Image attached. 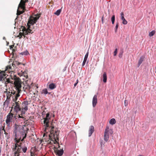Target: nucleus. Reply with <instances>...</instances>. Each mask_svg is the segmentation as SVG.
<instances>
[{
    "instance_id": "1",
    "label": "nucleus",
    "mask_w": 156,
    "mask_h": 156,
    "mask_svg": "<svg viewBox=\"0 0 156 156\" xmlns=\"http://www.w3.org/2000/svg\"><path fill=\"white\" fill-rule=\"evenodd\" d=\"M49 113H47L46 114V117L44 118L43 123L44 126L45 127L44 131L46 132H50L49 135V140L47 142L48 143H51V141L54 144H58V148L60 147L58 144L59 138L58 135L59 131L57 128H55V122H50L51 117H50Z\"/></svg>"
},
{
    "instance_id": "2",
    "label": "nucleus",
    "mask_w": 156,
    "mask_h": 156,
    "mask_svg": "<svg viewBox=\"0 0 156 156\" xmlns=\"http://www.w3.org/2000/svg\"><path fill=\"white\" fill-rule=\"evenodd\" d=\"M24 127L21 126H16L14 130L15 142L14 145H13L12 150L15 151V154L18 152H21V143L19 144L20 141H23L27 136V132L24 129Z\"/></svg>"
},
{
    "instance_id": "3",
    "label": "nucleus",
    "mask_w": 156,
    "mask_h": 156,
    "mask_svg": "<svg viewBox=\"0 0 156 156\" xmlns=\"http://www.w3.org/2000/svg\"><path fill=\"white\" fill-rule=\"evenodd\" d=\"M35 17H34L31 16L30 17L29 20H28L27 23V28H26L25 27H22L21 29H22L23 31V33L20 32L19 33V34L18 37H19L20 38H22L23 36L25 37V35L32 34L34 32V30H32L30 29V24L33 25L34 23H35L37 20L40 16V14H37L35 15Z\"/></svg>"
},
{
    "instance_id": "4",
    "label": "nucleus",
    "mask_w": 156,
    "mask_h": 156,
    "mask_svg": "<svg viewBox=\"0 0 156 156\" xmlns=\"http://www.w3.org/2000/svg\"><path fill=\"white\" fill-rule=\"evenodd\" d=\"M14 78V88L16 89V92L20 93L21 91L22 82L19 77L15 76Z\"/></svg>"
},
{
    "instance_id": "5",
    "label": "nucleus",
    "mask_w": 156,
    "mask_h": 156,
    "mask_svg": "<svg viewBox=\"0 0 156 156\" xmlns=\"http://www.w3.org/2000/svg\"><path fill=\"white\" fill-rule=\"evenodd\" d=\"M16 91L14 90H13L11 92L8 91L7 92V98H10L11 97L14 95V97H12V101L13 102V103H15L16 102H17V100L18 98L20 96L19 94L20 93L16 92Z\"/></svg>"
},
{
    "instance_id": "6",
    "label": "nucleus",
    "mask_w": 156,
    "mask_h": 156,
    "mask_svg": "<svg viewBox=\"0 0 156 156\" xmlns=\"http://www.w3.org/2000/svg\"><path fill=\"white\" fill-rule=\"evenodd\" d=\"M16 91L14 90H13L11 92L8 91L7 92V98H10L11 97L14 95V97H12V101L13 102V103H15L16 102H17V100L18 98L20 96L19 94L20 93L16 92Z\"/></svg>"
},
{
    "instance_id": "7",
    "label": "nucleus",
    "mask_w": 156,
    "mask_h": 156,
    "mask_svg": "<svg viewBox=\"0 0 156 156\" xmlns=\"http://www.w3.org/2000/svg\"><path fill=\"white\" fill-rule=\"evenodd\" d=\"M25 5H24V3L22 2V1L20 2L19 5L18 9L17 10L16 14L20 15L24 12L25 9Z\"/></svg>"
},
{
    "instance_id": "8",
    "label": "nucleus",
    "mask_w": 156,
    "mask_h": 156,
    "mask_svg": "<svg viewBox=\"0 0 156 156\" xmlns=\"http://www.w3.org/2000/svg\"><path fill=\"white\" fill-rule=\"evenodd\" d=\"M109 133L112 134L113 133V131L112 129H110L109 126H107L105 129L104 135V140L106 142L108 141L109 138Z\"/></svg>"
},
{
    "instance_id": "9",
    "label": "nucleus",
    "mask_w": 156,
    "mask_h": 156,
    "mask_svg": "<svg viewBox=\"0 0 156 156\" xmlns=\"http://www.w3.org/2000/svg\"><path fill=\"white\" fill-rule=\"evenodd\" d=\"M21 102L20 101H17L15 103H13L12 105V108H13L14 111L17 112L21 110Z\"/></svg>"
},
{
    "instance_id": "10",
    "label": "nucleus",
    "mask_w": 156,
    "mask_h": 156,
    "mask_svg": "<svg viewBox=\"0 0 156 156\" xmlns=\"http://www.w3.org/2000/svg\"><path fill=\"white\" fill-rule=\"evenodd\" d=\"M28 102L27 101H24L21 105V109H22V112L23 114H25V111L28 110L27 105Z\"/></svg>"
},
{
    "instance_id": "11",
    "label": "nucleus",
    "mask_w": 156,
    "mask_h": 156,
    "mask_svg": "<svg viewBox=\"0 0 156 156\" xmlns=\"http://www.w3.org/2000/svg\"><path fill=\"white\" fill-rule=\"evenodd\" d=\"M11 111H10V112L7 115V119L6 120V124L8 125H9L10 124V122L12 121V120L13 116V114L12 113H11Z\"/></svg>"
},
{
    "instance_id": "12",
    "label": "nucleus",
    "mask_w": 156,
    "mask_h": 156,
    "mask_svg": "<svg viewBox=\"0 0 156 156\" xmlns=\"http://www.w3.org/2000/svg\"><path fill=\"white\" fill-rule=\"evenodd\" d=\"M97 103V96L95 95L93 98L92 100V105L93 107H94L96 105Z\"/></svg>"
},
{
    "instance_id": "13",
    "label": "nucleus",
    "mask_w": 156,
    "mask_h": 156,
    "mask_svg": "<svg viewBox=\"0 0 156 156\" xmlns=\"http://www.w3.org/2000/svg\"><path fill=\"white\" fill-rule=\"evenodd\" d=\"M55 153L58 155V156H61L63 153V150H59L57 149L55 150Z\"/></svg>"
},
{
    "instance_id": "14",
    "label": "nucleus",
    "mask_w": 156,
    "mask_h": 156,
    "mask_svg": "<svg viewBox=\"0 0 156 156\" xmlns=\"http://www.w3.org/2000/svg\"><path fill=\"white\" fill-rule=\"evenodd\" d=\"M121 19L122 20V23L123 24L126 25V24L127 23V21L125 20L124 18V13L122 12H121Z\"/></svg>"
},
{
    "instance_id": "15",
    "label": "nucleus",
    "mask_w": 156,
    "mask_h": 156,
    "mask_svg": "<svg viewBox=\"0 0 156 156\" xmlns=\"http://www.w3.org/2000/svg\"><path fill=\"white\" fill-rule=\"evenodd\" d=\"M94 131V127L93 126H91L89 129V136H90Z\"/></svg>"
},
{
    "instance_id": "16",
    "label": "nucleus",
    "mask_w": 156,
    "mask_h": 156,
    "mask_svg": "<svg viewBox=\"0 0 156 156\" xmlns=\"http://www.w3.org/2000/svg\"><path fill=\"white\" fill-rule=\"evenodd\" d=\"M103 82L105 83H106L107 82V76L106 73L105 72L104 73L103 75Z\"/></svg>"
},
{
    "instance_id": "17",
    "label": "nucleus",
    "mask_w": 156,
    "mask_h": 156,
    "mask_svg": "<svg viewBox=\"0 0 156 156\" xmlns=\"http://www.w3.org/2000/svg\"><path fill=\"white\" fill-rule=\"evenodd\" d=\"M144 58V57L143 56H142L140 57L138 64L137 66L138 67L140 66V64H141V63L143 61Z\"/></svg>"
},
{
    "instance_id": "18",
    "label": "nucleus",
    "mask_w": 156,
    "mask_h": 156,
    "mask_svg": "<svg viewBox=\"0 0 156 156\" xmlns=\"http://www.w3.org/2000/svg\"><path fill=\"white\" fill-rule=\"evenodd\" d=\"M56 85L54 83H51L49 85V88L51 90H53L56 87Z\"/></svg>"
},
{
    "instance_id": "19",
    "label": "nucleus",
    "mask_w": 156,
    "mask_h": 156,
    "mask_svg": "<svg viewBox=\"0 0 156 156\" xmlns=\"http://www.w3.org/2000/svg\"><path fill=\"white\" fill-rule=\"evenodd\" d=\"M23 89H24V90L25 91H26L27 90V91H29L30 89V87L29 85H27V86H25L23 87Z\"/></svg>"
},
{
    "instance_id": "20",
    "label": "nucleus",
    "mask_w": 156,
    "mask_h": 156,
    "mask_svg": "<svg viewBox=\"0 0 156 156\" xmlns=\"http://www.w3.org/2000/svg\"><path fill=\"white\" fill-rule=\"evenodd\" d=\"M5 76V73L4 71L0 72V80H2L3 77Z\"/></svg>"
},
{
    "instance_id": "21",
    "label": "nucleus",
    "mask_w": 156,
    "mask_h": 156,
    "mask_svg": "<svg viewBox=\"0 0 156 156\" xmlns=\"http://www.w3.org/2000/svg\"><path fill=\"white\" fill-rule=\"evenodd\" d=\"M115 123L116 120L114 118L111 119L109 121V123L112 125L114 124Z\"/></svg>"
},
{
    "instance_id": "22",
    "label": "nucleus",
    "mask_w": 156,
    "mask_h": 156,
    "mask_svg": "<svg viewBox=\"0 0 156 156\" xmlns=\"http://www.w3.org/2000/svg\"><path fill=\"white\" fill-rule=\"evenodd\" d=\"M15 64H16L18 65H20V64H22L23 65V66H24L25 65V64H24V63H20V62H17V61H15V62H14L12 64V66L14 67V66H15Z\"/></svg>"
},
{
    "instance_id": "23",
    "label": "nucleus",
    "mask_w": 156,
    "mask_h": 156,
    "mask_svg": "<svg viewBox=\"0 0 156 156\" xmlns=\"http://www.w3.org/2000/svg\"><path fill=\"white\" fill-rule=\"evenodd\" d=\"M61 9H59L58 10H57L55 13H54V14L57 15V16H59L61 12Z\"/></svg>"
},
{
    "instance_id": "24",
    "label": "nucleus",
    "mask_w": 156,
    "mask_h": 156,
    "mask_svg": "<svg viewBox=\"0 0 156 156\" xmlns=\"http://www.w3.org/2000/svg\"><path fill=\"white\" fill-rule=\"evenodd\" d=\"M22 149V151L24 153H26L27 150V147L24 146L23 147H21V148Z\"/></svg>"
},
{
    "instance_id": "25",
    "label": "nucleus",
    "mask_w": 156,
    "mask_h": 156,
    "mask_svg": "<svg viewBox=\"0 0 156 156\" xmlns=\"http://www.w3.org/2000/svg\"><path fill=\"white\" fill-rule=\"evenodd\" d=\"M115 21V16L114 15H113L111 18V21L112 24H114Z\"/></svg>"
},
{
    "instance_id": "26",
    "label": "nucleus",
    "mask_w": 156,
    "mask_h": 156,
    "mask_svg": "<svg viewBox=\"0 0 156 156\" xmlns=\"http://www.w3.org/2000/svg\"><path fill=\"white\" fill-rule=\"evenodd\" d=\"M42 93H43L45 94H46L48 93L47 90L45 88L43 90Z\"/></svg>"
},
{
    "instance_id": "27",
    "label": "nucleus",
    "mask_w": 156,
    "mask_h": 156,
    "mask_svg": "<svg viewBox=\"0 0 156 156\" xmlns=\"http://www.w3.org/2000/svg\"><path fill=\"white\" fill-rule=\"evenodd\" d=\"M154 34L155 31L154 30H153L151 32H150L149 35L150 37H151L153 36Z\"/></svg>"
},
{
    "instance_id": "28",
    "label": "nucleus",
    "mask_w": 156,
    "mask_h": 156,
    "mask_svg": "<svg viewBox=\"0 0 156 156\" xmlns=\"http://www.w3.org/2000/svg\"><path fill=\"white\" fill-rule=\"evenodd\" d=\"M6 83H7L6 84L8 83H10L12 82L11 80L12 79H10L9 78H6Z\"/></svg>"
},
{
    "instance_id": "29",
    "label": "nucleus",
    "mask_w": 156,
    "mask_h": 156,
    "mask_svg": "<svg viewBox=\"0 0 156 156\" xmlns=\"http://www.w3.org/2000/svg\"><path fill=\"white\" fill-rule=\"evenodd\" d=\"M88 54H89V52H87V53L85 55L84 59H86V60H87V57H88Z\"/></svg>"
},
{
    "instance_id": "30",
    "label": "nucleus",
    "mask_w": 156,
    "mask_h": 156,
    "mask_svg": "<svg viewBox=\"0 0 156 156\" xmlns=\"http://www.w3.org/2000/svg\"><path fill=\"white\" fill-rule=\"evenodd\" d=\"M117 53V48H116L115 49V50L114 52V56H115L116 55Z\"/></svg>"
},
{
    "instance_id": "31",
    "label": "nucleus",
    "mask_w": 156,
    "mask_h": 156,
    "mask_svg": "<svg viewBox=\"0 0 156 156\" xmlns=\"http://www.w3.org/2000/svg\"><path fill=\"white\" fill-rule=\"evenodd\" d=\"M22 1V2L24 3V5H25V3L28 2V0H21L20 2Z\"/></svg>"
},
{
    "instance_id": "32",
    "label": "nucleus",
    "mask_w": 156,
    "mask_h": 156,
    "mask_svg": "<svg viewBox=\"0 0 156 156\" xmlns=\"http://www.w3.org/2000/svg\"><path fill=\"white\" fill-rule=\"evenodd\" d=\"M22 114H23V113H22L20 114L21 115H22V116H21L20 115H18V117H19V118H23V120H24V119H25L24 118V117H23V116H22Z\"/></svg>"
},
{
    "instance_id": "33",
    "label": "nucleus",
    "mask_w": 156,
    "mask_h": 156,
    "mask_svg": "<svg viewBox=\"0 0 156 156\" xmlns=\"http://www.w3.org/2000/svg\"><path fill=\"white\" fill-rule=\"evenodd\" d=\"M13 152H14V156H20V152H18L17 153H16V154H15V151H13Z\"/></svg>"
},
{
    "instance_id": "34",
    "label": "nucleus",
    "mask_w": 156,
    "mask_h": 156,
    "mask_svg": "<svg viewBox=\"0 0 156 156\" xmlns=\"http://www.w3.org/2000/svg\"><path fill=\"white\" fill-rule=\"evenodd\" d=\"M86 61H87V60L84 59V60H83V63H82V66H84V65H85V63H86Z\"/></svg>"
},
{
    "instance_id": "35",
    "label": "nucleus",
    "mask_w": 156,
    "mask_h": 156,
    "mask_svg": "<svg viewBox=\"0 0 156 156\" xmlns=\"http://www.w3.org/2000/svg\"><path fill=\"white\" fill-rule=\"evenodd\" d=\"M2 130H3V131L4 132V134L6 135H7L8 134V133L7 132H5V130L4 129V127H5L4 126H2Z\"/></svg>"
},
{
    "instance_id": "36",
    "label": "nucleus",
    "mask_w": 156,
    "mask_h": 156,
    "mask_svg": "<svg viewBox=\"0 0 156 156\" xmlns=\"http://www.w3.org/2000/svg\"><path fill=\"white\" fill-rule=\"evenodd\" d=\"M122 52H120L119 53V58H121L122 57Z\"/></svg>"
},
{
    "instance_id": "37",
    "label": "nucleus",
    "mask_w": 156,
    "mask_h": 156,
    "mask_svg": "<svg viewBox=\"0 0 156 156\" xmlns=\"http://www.w3.org/2000/svg\"><path fill=\"white\" fill-rule=\"evenodd\" d=\"M11 69V67L10 66H7L6 69L7 70H8Z\"/></svg>"
},
{
    "instance_id": "38",
    "label": "nucleus",
    "mask_w": 156,
    "mask_h": 156,
    "mask_svg": "<svg viewBox=\"0 0 156 156\" xmlns=\"http://www.w3.org/2000/svg\"><path fill=\"white\" fill-rule=\"evenodd\" d=\"M22 75H23L25 77L26 76V78H27L28 77L27 75V74L25 73H23Z\"/></svg>"
},
{
    "instance_id": "39",
    "label": "nucleus",
    "mask_w": 156,
    "mask_h": 156,
    "mask_svg": "<svg viewBox=\"0 0 156 156\" xmlns=\"http://www.w3.org/2000/svg\"><path fill=\"white\" fill-rule=\"evenodd\" d=\"M119 27V23L118 22L116 23L115 29H118Z\"/></svg>"
},
{
    "instance_id": "40",
    "label": "nucleus",
    "mask_w": 156,
    "mask_h": 156,
    "mask_svg": "<svg viewBox=\"0 0 156 156\" xmlns=\"http://www.w3.org/2000/svg\"><path fill=\"white\" fill-rule=\"evenodd\" d=\"M31 155H33V156H35V155L36 154L34 153L33 152H31Z\"/></svg>"
},
{
    "instance_id": "41",
    "label": "nucleus",
    "mask_w": 156,
    "mask_h": 156,
    "mask_svg": "<svg viewBox=\"0 0 156 156\" xmlns=\"http://www.w3.org/2000/svg\"><path fill=\"white\" fill-rule=\"evenodd\" d=\"M101 21H102V23L103 24L104 23V16H103L102 17Z\"/></svg>"
},
{
    "instance_id": "42",
    "label": "nucleus",
    "mask_w": 156,
    "mask_h": 156,
    "mask_svg": "<svg viewBox=\"0 0 156 156\" xmlns=\"http://www.w3.org/2000/svg\"><path fill=\"white\" fill-rule=\"evenodd\" d=\"M28 53V52L27 51V52H23V53L22 54V55H26L27 54V53Z\"/></svg>"
},
{
    "instance_id": "43",
    "label": "nucleus",
    "mask_w": 156,
    "mask_h": 156,
    "mask_svg": "<svg viewBox=\"0 0 156 156\" xmlns=\"http://www.w3.org/2000/svg\"><path fill=\"white\" fill-rule=\"evenodd\" d=\"M77 82L76 83H75L74 84V87H76V85H77V83H78V80H77Z\"/></svg>"
},
{
    "instance_id": "44",
    "label": "nucleus",
    "mask_w": 156,
    "mask_h": 156,
    "mask_svg": "<svg viewBox=\"0 0 156 156\" xmlns=\"http://www.w3.org/2000/svg\"><path fill=\"white\" fill-rule=\"evenodd\" d=\"M126 100H125V102H124V103H125V106H126L127 105V103H126Z\"/></svg>"
},
{
    "instance_id": "45",
    "label": "nucleus",
    "mask_w": 156,
    "mask_h": 156,
    "mask_svg": "<svg viewBox=\"0 0 156 156\" xmlns=\"http://www.w3.org/2000/svg\"><path fill=\"white\" fill-rule=\"evenodd\" d=\"M13 47H14V45H12L10 46V49H11L13 48Z\"/></svg>"
},
{
    "instance_id": "46",
    "label": "nucleus",
    "mask_w": 156,
    "mask_h": 156,
    "mask_svg": "<svg viewBox=\"0 0 156 156\" xmlns=\"http://www.w3.org/2000/svg\"><path fill=\"white\" fill-rule=\"evenodd\" d=\"M117 29H115V32H117Z\"/></svg>"
},
{
    "instance_id": "47",
    "label": "nucleus",
    "mask_w": 156,
    "mask_h": 156,
    "mask_svg": "<svg viewBox=\"0 0 156 156\" xmlns=\"http://www.w3.org/2000/svg\"><path fill=\"white\" fill-rule=\"evenodd\" d=\"M138 156H142V155H140Z\"/></svg>"
},
{
    "instance_id": "48",
    "label": "nucleus",
    "mask_w": 156,
    "mask_h": 156,
    "mask_svg": "<svg viewBox=\"0 0 156 156\" xmlns=\"http://www.w3.org/2000/svg\"><path fill=\"white\" fill-rule=\"evenodd\" d=\"M44 134H44V135H43V137H44Z\"/></svg>"
},
{
    "instance_id": "49",
    "label": "nucleus",
    "mask_w": 156,
    "mask_h": 156,
    "mask_svg": "<svg viewBox=\"0 0 156 156\" xmlns=\"http://www.w3.org/2000/svg\"><path fill=\"white\" fill-rule=\"evenodd\" d=\"M120 156H123L122 155H121Z\"/></svg>"
},
{
    "instance_id": "50",
    "label": "nucleus",
    "mask_w": 156,
    "mask_h": 156,
    "mask_svg": "<svg viewBox=\"0 0 156 156\" xmlns=\"http://www.w3.org/2000/svg\"><path fill=\"white\" fill-rule=\"evenodd\" d=\"M31 156H33V155H31Z\"/></svg>"
},
{
    "instance_id": "51",
    "label": "nucleus",
    "mask_w": 156,
    "mask_h": 156,
    "mask_svg": "<svg viewBox=\"0 0 156 156\" xmlns=\"http://www.w3.org/2000/svg\"><path fill=\"white\" fill-rule=\"evenodd\" d=\"M155 73H156V71H155Z\"/></svg>"
}]
</instances>
